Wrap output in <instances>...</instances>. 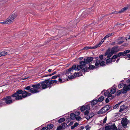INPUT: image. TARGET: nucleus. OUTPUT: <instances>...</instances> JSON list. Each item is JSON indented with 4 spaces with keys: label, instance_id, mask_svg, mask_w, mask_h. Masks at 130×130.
Returning <instances> with one entry per match:
<instances>
[{
    "label": "nucleus",
    "instance_id": "obj_40",
    "mask_svg": "<svg viewBox=\"0 0 130 130\" xmlns=\"http://www.w3.org/2000/svg\"><path fill=\"white\" fill-rule=\"evenodd\" d=\"M122 102V101L120 102H119L118 104L116 105L113 107V109H116L117 107Z\"/></svg>",
    "mask_w": 130,
    "mask_h": 130
},
{
    "label": "nucleus",
    "instance_id": "obj_19",
    "mask_svg": "<svg viewBox=\"0 0 130 130\" xmlns=\"http://www.w3.org/2000/svg\"><path fill=\"white\" fill-rule=\"evenodd\" d=\"M111 107V106L109 105H107L103 107L106 111H107L109 109H110Z\"/></svg>",
    "mask_w": 130,
    "mask_h": 130
},
{
    "label": "nucleus",
    "instance_id": "obj_36",
    "mask_svg": "<svg viewBox=\"0 0 130 130\" xmlns=\"http://www.w3.org/2000/svg\"><path fill=\"white\" fill-rule=\"evenodd\" d=\"M62 128L63 129H64L66 127H67L68 126L67 124L65 123H63L62 124Z\"/></svg>",
    "mask_w": 130,
    "mask_h": 130
},
{
    "label": "nucleus",
    "instance_id": "obj_54",
    "mask_svg": "<svg viewBox=\"0 0 130 130\" xmlns=\"http://www.w3.org/2000/svg\"><path fill=\"white\" fill-rule=\"evenodd\" d=\"M107 119V118L106 117L103 120V123H104L106 122V121Z\"/></svg>",
    "mask_w": 130,
    "mask_h": 130
},
{
    "label": "nucleus",
    "instance_id": "obj_3",
    "mask_svg": "<svg viewBox=\"0 0 130 130\" xmlns=\"http://www.w3.org/2000/svg\"><path fill=\"white\" fill-rule=\"evenodd\" d=\"M50 79H46L44 81L40 82L42 89H45L48 88L49 85H48V83L50 84H52L53 83H56L58 82L57 80H50Z\"/></svg>",
    "mask_w": 130,
    "mask_h": 130
},
{
    "label": "nucleus",
    "instance_id": "obj_52",
    "mask_svg": "<svg viewBox=\"0 0 130 130\" xmlns=\"http://www.w3.org/2000/svg\"><path fill=\"white\" fill-rule=\"evenodd\" d=\"M57 76L56 75L52 77L51 78H50V79H56V78Z\"/></svg>",
    "mask_w": 130,
    "mask_h": 130
},
{
    "label": "nucleus",
    "instance_id": "obj_26",
    "mask_svg": "<svg viewBox=\"0 0 130 130\" xmlns=\"http://www.w3.org/2000/svg\"><path fill=\"white\" fill-rule=\"evenodd\" d=\"M88 13H87V11H84L83 13L82 14V16L83 17H84V18H85L88 15Z\"/></svg>",
    "mask_w": 130,
    "mask_h": 130
},
{
    "label": "nucleus",
    "instance_id": "obj_16",
    "mask_svg": "<svg viewBox=\"0 0 130 130\" xmlns=\"http://www.w3.org/2000/svg\"><path fill=\"white\" fill-rule=\"evenodd\" d=\"M97 100H93L91 101V105L92 106L95 105L98 102Z\"/></svg>",
    "mask_w": 130,
    "mask_h": 130
},
{
    "label": "nucleus",
    "instance_id": "obj_58",
    "mask_svg": "<svg viewBox=\"0 0 130 130\" xmlns=\"http://www.w3.org/2000/svg\"><path fill=\"white\" fill-rule=\"evenodd\" d=\"M112 55V54H111V52L110 54L109 53V54L107 56V58H108L110 57Z\"/></svg>",
    "mask_w": 130,
    "mask_h": 130
},
{
    "label": "nucleus",
    "instance_id": "obj_30",
    "mask_svg": "<svg viewBox=\"0 0 130 130\" xmlns=\"http://www.w3.org/2000/svg\"><path fill=\"white\" fill-rule=\"evenodd\" d=\"M65 120V118H62L59 119L58 121L59 123H61L64 121Z\"/></svg>",
    "mask_w": 130,
    "mask_h": 130
},
{
    "label": "nucleus",
    "instance_id": "obj_9",
    "mask_svg": "<svg viewBox=\"0 0 130 130\" xmlns=\"http://www.w3.org/2000/svg\"><path fill=\"white\" fill-rule=\"evenodd\" d=\"M129 51H128L126 50L123 52H121L117 54V57H119L122 56L125 58L127 53H128L127 52H128Z\"/></svg>",
    "mask_w": 130,
    "mask_h": 130
},
{
    "label": "nucleus",
    "instance_id": "obj_28",
    "mask_svg": "<svg viewBox=\"0 0 130 130\" xmlns=\"http://www.w3.org/2000/svg\"><path fill=\"white\" fill-rule=\"evenodd\" d=\"M128 7H124L123 8H122L121 10L120 11H119V12H121V13L123 12H124V11L127 10L128 9Z\"/></svg>",
    "mask_w": 130,
    "mask_h": 130
},
{
    "label": "nucleus",
    "instance_id": "obj_7",
    "mask_svg": "<svg viewBox=\"0 0 130 130\" xmlns=\"http://www.w3.org/2000/svg\"><path fill=\"white\" fill-rule=\"evenodd\" d=\"M121 123L122 126L125 128H126L127 124L128 123H129V121L127 120L126 118H123L122 119Z\"/></svg>",
    "mask_w": 130,
    "mask_h": 130
},
{
    "label": "nucleus",
    "instance_id": "obj_64",
    "mask_svg": "<svg viewBox=\"0 0 130 130\" xmlns=\"http://www.w3.org/2000/svg\"><path fill=\"white\" fill-rule=\"evenodd\" d=\"M85 128L87 130H89L90 127L88 125V126H86L85 127Z\"/></svg>",
    "mask_w": 130,
    "mask_h": 130
},
{
    "label": "nucleus",
    "instance_id": "obj_22",
    "mask_svg": "<svg viewBox=\"0 0 130 130\" xmlns=\"http://www.w3.org/2000/svg\"><path fill=\"white\" fill-rule=\"evenodd\" d=\"M95 49L94 46L93 47H91V46H86L83 49H82V50H88L89 49Z\"/></svg>",
    "mask_w": 130,
    "mask_h": 130
},
{
    "label": "nucleus",
    "instance_id": "obj_62",
    "mask_svg": "<svg viewBox=\"0 0 130 130\" xmlns=\"http://www.w3.org/2000/svg\"><path fill=\"white\" fill-rule=\"evenodd\" d=\"M109 101V100L108 99V98H107L105 100V102L106 103H108Z\"/></svg>",
    "mask_w": 130,
    "mask_h": 130
},
{
    "label": "nucleus",
    "instance_id": "obj_14",
    "mask_svg": "<svg viewBox=\"0 0 130 130\" xmlns=\"http://www.w3.org/2000/svg\"><path fill=\"white\" fill-rule=\"evenodd\" d=\"M127 106H125L124 105H123L122 106H120V108L119 110V112H122L124 109H127Z\"/></svg>",
    "mask_w": 130,
    "mask_h": 130
},
{
    "label": "nucleus",
    "instance_id": "obj_41",
    "mask_svg": "<svg viewBox=\"0 0 130 130\" xmlns=\"http://www.w3.org/2000/svg\"><path fill=\"white\" fill-rule=\"evenodd\" d=\"M71 72V71L69 70L68 69L66 70L65 74L66 75H68Z\"/></svg>",
    "mask_w": 130,
    "mask_h": 130
},
{
    "label": "nucleus",
    "instance_id": "obj_38",
    "mask_svg": "<svg viewBox=\"0 0 130 130\" xmlns=\"http://www.w3.org/2000/svg\"><path fill=\"white\" fill-rule=\"evenodd\" d=\"M101 61L98 60H96V63H95V65L96 66H98L100 64V62Z\"/></svg>",
    "mask_w": 130,
    "mask_h": 130
},
{
    "label": "nucleus",
    "instance_id": "obj_17",
    "mask_svg": "<svg viewBox=\"0 0 130 130\" xmlns=\"http://www.w3.org/2000/svg\"><path fill=\"white\" fill-rule=\"evenodd\" d=\"M126 89L127 91H129L130 90V85H127L126 84L124 85V89Z\"/></svg>",
    "mask_w": 130,
    "mask_h": 130
},
{
    "label": "nucleus",
    "instance_id": "obj_39",
    "mask_svg": "<svg viewBox=\"0 0 130 130\" xmlns=\"http://www.w3.org/2000/svg\"><path fill=\"white\" fill-rule=\"evenodd\" d=\"M88 69L87 67L84 68L82 70V71L83 72H85L88 71Z\"/></svg>",
    "mask_w": 130,
    "mask_h": 130
},
{
    "label": "nucleus",
    "instance_id": "obj_48",
    "mask_svg": "<svg viewBox=\"0 0 130 130\" xmlns=\"http://www.w3.org/2000/svg\"><path fill=\"white\" fill-rule=\"evenodd\" d=\"M71 119H70L69 118H67V119L66 120V122H67V123H68L69 122H70L71 121Z\"/></svg>",
    "mask_w": 130,
    "mask_h": 130
},
{
    "label": "nucleus",
    "instance_id": "obj_8",
    "mask_svg": "<svg viewBox=\"0 0 130 130\" xmlns=\"http://www.w3.org/2000/svg\"><path fill=\"white\" fill-rule=\"evenodd\" d=\"M129 51H128L126 50L123 52H121L117 54V57H119L122 56L125 58L127 53H128L127 52H128Z\"/></svg>",
    "mask_w": 130,
    "mask_h": 130
},
{
    "label": "nucleus",
    "instance_id": "obj_42",
    "mask_svg": "<svg viewBox=\"0 0 130 130\" xmlns=\"http://www.w3.org/2000/svg\"><path fill=\"white\" fill-rule=\"evenodd\" d=\"M106 130H110L111 129V126H106L105 128Z\"/></svg>",
    "mask_w": 130,
    "mask_h": 130
},
{
    "label": "nucleus",
    "instance_id": "obj_60",
    "mask_svg": "<svg viewBox=\"0 0 130 130\" xmlns=\"http://www.w3.org/2000/svg\"><path fill=\"white\" fill-rule=\"evenodd\" d=\"M109 92H105L104 93V95L105 96H107Z\"/></svg>",
    "mask_w": 130,
    "mask_h": 130
},
{
    "label": "nucleus",
    "instance_id": "obj_6",
    "mask_svg": "<svg viewBox=\"0 0 130 130\" xmlns=\"http://www.w3.org/2000/svg\"><path fill=\"white\" fill-rule=\"evenodd\" d=\"M93 57H89L87 58L84 59V61H82V66L85 65L86 64L90 63L93 60Z\"/></svg>",
    "mask_w": 130,
    "mask_h": 130
},
{
    "label": "nucleus",
    "instance_id": "obj_23",
    "mask_svg": "<svg viewBox=\"0 0 130 130\" xmlns=\"http://www.w3.org/2000/svg\"><path fill=\"white\" fill-rule=\"evenodd\" d=\"M89 110H87L84 112V115L86 119L88 117V115L89 114Z\"/></svg>",
    "mask_w": 130,
    "mask_h": 130
},
{
    "label": "nucleus",
    "instance_id": "obj_32",
    "mask_svg": "<svg viewBox=\"0 0 130 130\" xmlns=\"http://www.w3.org/2000/svg\"><path fill=\"white\" fill-rule=\"evenodd\" d=\"M95 68V66L92 65H89V66L88 68V69L90 70H92L94 69Z\"/></svg>",
    "mask_w": 130,
    "mask_h": 130
},
{
    "label": "nucleus",
    "instance_id": "obj_4",
    "mask_svg": "<svg viewBox=\"0 0 130 130\" xmlns=\"http://www.w3.org/2000/svg\"><path fill=\"white\" fill-rule=\"evenodd\" d=\"M15 93H16V99L17 100H22L23 98L27 97V92L25 90L23 91L21 89L18 90Z\"/></svg>",
    "mask_w": 130,
    "mask_h": 130
},
{
    "label": "nucleus",
    "instance_id": "obj_50",
    "mask_svg": "<svg viewBox=\"0 0 130 130\" xmlns=\"http://www.w3.org/2000/svg\"><path fill=\"white\" fill-rule=\"evenodd\" d=\"M0 23L3 24H8V22L7 21H6L4 22H0Z\"/></svg>",
    "mask_w": 130,
    "mask_h": 130
},
{
    "label": "nucleus",
    "instance_id": "obj_56",
    "mask_svg": "<svg viewBox=\"0 0 130 130\" xmlns=\"http://www.w3.org/2000/svg\"><path fill=\"white\" fill-rule=\"evenodd\" d=\"M48 128L46 127H43L41 130H48Z\"/></svg>",
    "mask_w": 130,
    "mask_h": 130
},
{
    "label": "nucleus",
    "instance_id": "obj_18",
    "mask_svg": "<svg viewBox=\"0 0 130 130\" xmlns=\"http://www.w3.org/2000/svg\"><path fill=\"white\" fill-rule=\"evenodd\" d=\"M70 118L71 119L74 120L76 119L75 115L74 113H71L70 115Z\"/></svg>",
    "mask_w": 130,
    "mask_h": 130
},
{
    "label": "nucleus",
    "instance_id": "obj_21",
    "mask_svg": "<svg viewBox=\"0 0 130 130\" xmlns=\"http://www.w3.org/2000/svg\"><path fill=\"white\" fill-rule=\"evenodd\" d=\"M89 116H88L87 118H86L88 120L92 118L94 116V115L93 112H91L89 113Z\"/></svg>",
    "mask_w": 130,
    "mask_h": 130
},
{
    "label": "nucleus",
    "instance_id": "obj_12",
    "mask_svg": "<svg viewBox=\"0 0 130 130\" xmlns=\"http://www.w3.org/2000/svg\"><path fill=\"white\" fill-rule=\"evenodd\" d=\"M124 87L123 88L120 90L118 91L117 92V94L118 96L121 93L125 94L127 92V91L126 89H123Z\"/></svg>",
    "mask_w": 130,
    "mask_h": 130
},
{
    "label": "nucleus",
    "instance_id": "obj_49",
    "mask_svg": "<svg viewBox=\"0 0 130 130\" xmlns=\"http://www.w3.org/2000/svg\"><path fill=\"white\" fill-rule=\"evenodd\" d=\"M68 78L70 79H72L74 78L73 75H69L68 77Z\"/></svg>",
    "mask_w": 130,
    "mask_h": 130
},
{
    "label": "nucleus",
    "instance_id": "obj_34",
    "mask_svg": "<svg viewBox=\"0 0 130 130\" xmlns=\"http://www.w3.org/2000/svg\"><path fill=\"white\" fill-rule=\"evenodd\" d=\"M112 62V60L111 58H109L107 59L106 61V63L108 64L111 63Z\"/></svg>",
    "mask_w": 130,
    "mask_h": 130
},
{
    "label": "nucleus",
    "instance_id": "obj_13",
    "mask_svg": "<svg viewBox=\"0 0 130 130\" xmlns=\"http://www.w3.org/2000/svg\"><path fill=\"white\" fill-rule=\"evenodd\" d=\"M90 109V106L89 104L82 106V111H84L85 110L86 111L89 110Z\"/></svg>",
    "mask_w": 130,
    "mask_h": 130
},
{
    "label": "nucleus",
    "instance_id": "obj_46",
    "mask_svg": "<svg viewBox=\"0 0 130 130\" xmlns=\"http://www.w3.org/2000/svg\"><path fill=\"white\" fill-rule=\"evenodd\" d=\"M62 128L61 126L60 125L58 126L56 130H61Z\"/></svg>",
    "mask_w": 130,
    "mask_h": 130
},
{
    "label": "nucleus",
    "instance_id": "obj_61",
    "mask_svg": "<svg viewBox=\"0 0 130 130\" xmlns=\"http://www.w3.org/2000/svg\"><path fill=\"white\" fill-rule=\"evenodd\" d=\"M78 124H79L77 122H75L74 125L75 126V127H76L78 125Z\"/></svg>",
    "mask_w": 130,
    "mask_h": 130
},
{
    "label": "nucleus",
    "instance_id": "obj_27",
    "mask_svg": "<svg viewBox=\"0 0 130 130\" xmlns=\"http://www.w3.org/2000/svg\"><path fill=\"white\" fill-rule=\"evenodd\" d=\"M53 126L54 125L53 124H48L46 127L48 128L47 129L48 130V129H52L53 127Z\"/></svg>",
    "mask_w": 130,
    "mask_h": 130
},
{
    "label": "nucleus",
    "instance_id": "obj_43",
    "mask_svg": "<svg viewBox=\"0 0 130 130\" xmlns=\"http://www.w3.org/2000/svg\"><path fill=\"white\" fill-rule=\"evenodd\" d=\"M100 64L101 66H103L105 65V62L104 61H102L100 62Z\"/></svg>",
    "mask_w": 130,
    "mask_h": 130
},
{
    "label": "nucleus",
    "instance_id": "obj_35",
    "mask_svg": "<svg viewBox=\"0 0 130 130\" xmlns=\"http://www.w3.org/2000/svg\"><path fill=\"white\" fill-rule=\"evenodd\" d=\"M74 76L76 77H79L81 76V73L78 72L77 73H75L74 74Z\"/></svg>",
    "mask_w": 130,
    "mask_h": 130
},
{
    "label": "nucleus",
    "instance_id": "obj_24",
    "mask_svg": "<svg viewBox=\"0 0 130 130\" xmlns=\"http://www.w3.org/2000/svg\"><path fill=\"white\" fill-rule=\"evenodd\" d=\"M116 88H113L110 90V92L112 94H114L116 92Z\"/></svg>",
    "mask_w": 130,
    "mask_h": 130
},
{
    "label": "nucleus",
    "instance_id": "obj_15",
    "mask_svg": "<svg viewBox=\"0 0 130 130\" xmlns=\"http://www.w3.org/2000/svg\"><path fill=\"white\" fill-rule=\"evenodd\" d=\"M106 112V111H105V109L103 107L98 111V114H101L103 113Z\"/></svg>",
    "mask_w": 130,
    "mask_h": 130
},
{
    "label": "nucleus",
    "instance_id": "obj_37",
    "mask_svg": "<svg viewBox=\"0 0 130 130\" xmlns=\"http://www.w3.org/2000/svg\"><path fill=\"white\" fill-rule=\"evenodd\" d=\"M108 93L109 94H108L107 96L108 98L111 97V98H109L110 100H112L114 98V96H113L112 95L110 94L109 92Z\"/></svg>",
    "mask_w": 130,
    "mask_h": 130
},
{
    "label": "nucleus",
    "instance_id": "obj_20",
    "mask_svg": "<svg viewBox=\"0 0 130 130\" xmlns=\"http://www.w3.org/2000/svg\"><path fill=\"white\" fill-rule=\"evenodd\" d=\"M126 50L129 51V52H128L127 54H126V56L125 57V58L126 59H127V58H128V60H130V53L129 54H128L130 52V50Z\"/></svg>",
    "mask_w": 130,
    "mask_h": 130
},
{
    "label": "nucleus",
    "instance_id": "obj_44",
    "mask_svg": "<svg viewBox=\"0 0 130 130\" xmlns=\"http://www.w3.org/2000/svg\"><path fill=\"white\" fill-rule=\"evenodd\" d=\"M4 105V102H3L2 99L0 100V107H2L3 105Z\"/></svg>",
    "mask_w": 130,
    "mask_h": 130
},
{
    "label": "nucleus",
    "instance_id": "obj_11",
    "mask_svg": "<svg viewBox=\"0 0 130 130\" xmlns=\"http://www.w3.org/2000/svg\"><path fill=\"white\" fill-rule=\"evenodd\" d=\"M118 46H115L113 47L111 49V52L112 54H113L115 52H117L120 51L119 49L118 48Z\"/></svg>",
    "mask_w": 130,
    "mask_h": 130
},
{
    "label": "nucleus",
    "instance_id": "obj_55",
    "mask_svg": "<svg viewBox=\"0 0 130 130\" xmlns=\"http://www.w3.org/2000/svg\"><path fill=\"white\" fill-rule=\"evenodd\" d=\"M99 57L101 60H102L103 58V55H100L99 56Z\"/></svg>",
    "mask_w": 130,
    "mask_h": 130
},
{
    "label": "nucleus",
    "instance_id": "obj_1",
    "mask_svg": "<svg viewBox=\"0 0 130 130\" xmlns=\"http://www.w3.org/2000/svg\"><path fill=\"white\" fill-rule=\"evenodd\" d=\"M40 84V82L35 84L31 85V86H28L25 88L24 89L29 90V91L33 94L38 93L39 91L38 90L42 89Z\"/></svg>",
    "mask_w": 130,
    "mask_h": 130
},
{
    "label": "nucleus",
    "instance_id": "obj_33",
    "mask_svg": "<svg viewBox=\"0 0 130 130\" xmlns=\"http://www.w3.org/2000/svg\"><path fill=\"white\" fill-rule=\"evenodd\" d=\"M103 43V41H101L99 44L94 46L95 48L99 47H100Z\"/></svg>",
    "mask_w": 130,
    "mask_h": 130
},
{
    "label": "nucleus",
    "instance_id": "obj_63",
    "mask_svg": "<svg viewBox=\"0 0 130 130\" xmlns=\"http://www.w3.org/2000/svg\"><path fill=\"white\" fill-rule=\"evenodd\" d=\"M28 78V77H22V78H21L20 79L21 80H24V79H26L27 78Z\"/></svg>",
    "mask_w": 130,
    "mask_h": 130
},
{
    "label": "nucleus",
    "instance_id": "obj_10",
    "mask_svg": "<svg viewBox=\"0 0 130 130\" xmlns=\"http://www.w3.org/2000/svg\"><path fill=\"white\" fill-rule=\"evenodd\" d=\"M17 17V15L16 14H12V15L9 16V18H8L7 20L8 23H10L12 22L14 18Z\"/></svg>",
    "mask_w": 130,
    "mask_h": 130
},
{
    "label": "nucleus",
    "instance_id": "obj_59",
    "mask_svg": "<svg viewBox=\"0 0 130 130\" xmlns=\"http://www.w3.org/2000/svg\"><path fill=\"white\" fill-rule=\"evenodd\" d=\"M52 75L51 74H47L46 75H43L42 76V77H47V76H51Z\"/></svg>",
    "mask_w": 130,
    "mask_h": 130
},
{
    "label": "nucleus",
    "instance_id": "obj_5",
    "mask_svg": "<svg viewBox=\"0 0 130 130\" xmlns=\"http://www.w3.org/2000/svg\"><path fill=\"white\" fill-rule=\"evenodd\" d=\"M80 61L79 64L77 66L76 64H73L72 67L69 69V70L71 71V72H72L73 70L76 71L77 70L78 71L79 70L81 69V57L79 58Z\"/></svg>",
    "mask_w": 130,
    "mask_h": 130
},
{
    "label": "nucleus",
    "instance_id": "obj_45",
    "mask_svg": "<svg viewBox=\"0 0 130 130\" xmlns=\"http://www.w3.org/2000/svg\"><path fill=\"white\" fill-rule=\"evenodd\" d=\"M119 13H121V12H119V11L117 12L116 11H115L113 12H112L110 13V14H117Z\"/></svg>",
    "mask_w": 130,
    "mask_h": 130
},
{
    "label": "nucleus",
    "instance_id": "obj_25",
    "mask_svg": "<svg viewBox=\"0 0 130 130\" xmlns=\"http://www.w3.org/2000/svg\"><path fill=\"white\" fill-rule=\"evenodd\" d=\"M112 129L115 130H118L117 127L115 125V123L113 124L111 126V129Z\"/></svg>",
    "mask_w": 130,
    "mask_h": 130
},
{
    "label": "nucleus",
    "instance_id": "obj_29",
    "mask_svg": "<svg viewBox=\"0 0 130 130\" xmlns=\"http://www.w3.org/2000/svg\"><path fill=\"white\" fill-rule=\"evenodd\" d=\"M7 51V52H6L5 51H3L1 52V56H4L7 55L9 52L8 51Z\"/></svg>",
    "mask_w": 130,
    "mask_h": 130
},
{
    "label": "nucleus",
    "instance_id": "obj_57",
    "mask_svg": "<svg viewBox=\"0 0 130 130\" xmlns=\"http://www.w3.org/2000/svg\"><path fill=\"white\" fill-rule=\"evenodd\" d=\"M76 120L77 121H79L81 119V117H80L78 116L76 118Z\"/></svg>",
    "mask_w": 130,
    "mask_h": 130
},
{
    "label": "nucleus",
    "instance_id": "obj_2",
    "mask_svg": "<svg viewBox=\"0 0 130 130\" xmlns=\"http://www.w3.org/2000/svg\"><path fill=\"white\" fill-rule=\"evenodd\" d=\"M16 93H14L10 96H6L2 99L3 102H4V105H9L13 102L15 101H17L16 99Z\"/></svg>",
    "mask_w": 130,
    "mask_h": 130
},
{
    "label": "nucleus",
    "instance_id": "obj_31",
    "mask_svg": "<svg viewBox=\"0 0 130 130\" xmlns=\"http://www.w3.org/2000/svg\"><path fill=\"white\" fill-rule=\"evenodd\" d=\"M104 96H101L98 99V100H97L98 102H102L104 99Z\"/></svg>",
    "mask_w": 130,
    "mask_h": 130
},
{
    "label": "nucleus",
    "instance_id": "obj_47",
    "mask_svg": "<svg viewBox=\"0 0 130 130\" xmlns=\"http://www.w3.org/2000/svg\"><path fill=\"white\" fill-rule=\"evenodd\" d=\"M117 57H117V55L116 54V55H114L111 58V59L112 60V59H114L115 58H117Z\"/></svg>",
    "mask_w": 130,
    "mask_h": 130
},
{
    "label": "nucleus",
    "instance_id": "obj_53",
    "mask_svg": "<svg viewBox=\"0 0 130 130\" xmlns=\"http://www.w3.org/2000/svg\"><path fill=\"white\" fill-rule=\"evenodd\" d=\"M123 85V84H120L118 85V87L119 88H122Z\"/></svg>",
    "mask_w": 130,
    "mask_h": 130
},
{
    "label": "nucleus",
    "instance_id": "obj_51",
    "mask_svg": "<svg viewBox=\"0 0 130 130\" xmlns=\"http://www.w3.org/2000/svg\"><path fill=\"white\" fill-rule=\"evenodd\" d=\"M80 113L79 111H76L75 112V115L76 117L80 115Z\"/></svg>",
    "mask_w": 130,
    "mask_h": 130
}]
</instances>
